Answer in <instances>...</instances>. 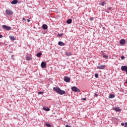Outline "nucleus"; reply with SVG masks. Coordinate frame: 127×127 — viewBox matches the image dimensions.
I'll list each match as a JSON object with an SVG mask.
<instances>
[{"mask_svg":"<svg viewBox=\"0 0 127 127\" xmlns=\"http://www.w3.org/2000/svg\"><path fill=\"white\" fill-rule=\"evenodd\" d=\"M97 69H99L100 70H103V69H105L106 68L105 65H100L99 66H97Z\"/></svg>","mask_w":127,"mask_h":127,"instance_id":"6e6552de","label":"nucleus"},{"mask_svg":"<svg viewBox=\"0 0 127 127\" xmlns=\"http://www.w3.org/2000/svg\"><path fill=\"white\" fill-rule=\"evenodd\" d=\"M43 109L44 111H46V112H49L50 111V108H48V107H43Z\"/></svg>","mask_w":127,"mask_h":127,"instance_id":"f8f14e48","label":"nucleus"},{"mask_svg":"<svg viewBox=\"0 0 127 127\" xmlns=\"http://www.w3.org/2000/svg\"><path fill=\"white\" fill-rule=\"evenodd\" d=\"M65 55L66 56H71V55H72V53L69 52H66Z\"/></svg>","mask_w":127,"mask_h":127,"instance_id":"a211bd4d","label":"nucleus"},{"mask_svg":"<svg viewBox=\"0 0 127 127\" xmlns=\"http://www.w3.org/2000/svg\"><path fill=\"white\" fill-rule=\"evenodd\" d=\"M9 38L10 39V40H15V38H14V36H9Z\"/></svg>","mask_w":127,"mask_h":127,"instance_id":"6ab92c4d","label":"nucleus"},{"mask_svg":"<svg viewBox=\"0 0 127 127\" xmlns=\"http://www.w3.org/2000/svg\"><path fill=\"white\" fill-rule=\"evenodd\" d=\"M53 89L54 91H55L56 93L59 94V95H65V94H66V91L62 90L59 87H53Z\"/></svg>","mask_w":127,"mask_h":127,"instance_id":"f257e3e1","label":"nucleus"},{"mask_svg":"<svg viewBox=\"0 0 127 127\" xmlns=\"http://www.w3.org/2000/svg\"><path fill=\"white\" fill-rule=\"evenodd\" d=\"M86 100H87V99L86 98L81 99V101H86Z\"/></svg>","mask_w":127,"mask_h":127,"instance_id":"c85d7f7f","label":"nucleus"},{"mask_svg":"<svg viewBox=\"0 0 127 127\" xmlns=\"http://www.w3.org/2000/svg\"><path fill=\"white\" fill-rule=\"evenodd\" d=\"M25 58H26L27 61H30L32 60V58H31V57H30L28 56H26Z\"/></svg>","mask_w":127,"mask_h":127,"instance_id":"2eb2a0df","label":"nucleus"},{"mask_svg":"<svg viewBox=\"0 0 127 127\" xmlns=\"http://www.w3.org/2000/svg\"><path fill=\"white\" fill-rule=\"evenodd\" d=\"M44 92L43 91H39L38 92V95H42Z\"/></svg>","mask_w":127,"mask_h":127,"instance_id":"5701e85b","label":"nucleus"},{"mask_svg":"<svg viewBox=\"0 0 127 127\" xmlns=\"http://www.w3.org/2000/svg\"><path fill=\"white\" fill-rule=\"evenodd\" d=\"M121 70L122 71H125V72H126L127 71V66L122 65L121 66Z\"/></svg>","mask_w":127,"mask_h":127,"instance_id":"1a4fd4ad","label":"nucleus"},{"mask_svg":"<svg viewBox=\"0 0 127 127\" xmlns=\"http://www.w3.org/2000/svg\"><path fill=\"white\" fill-rule=\"evenodd\" d=\"M103 29H104V30H106V28H105L104 27H102Z\"/></svg>","mask_w":127,"mask_h":127,"instance_id":"e433bc0d","label":"nucleus"},{"mask_svg":"<svg viewBox=\"0 0 127 127\" xmlns=\"http://www.w3.org/2000/svg\"><path fill=\"white\" fill-rule=\"evenodd\" d=\"M98 95L97 93H94V97H98Z\"/></svg>","mask_w":127,"mask_h":127,"instance_id":"7c9ffc66","label":"nucleus"},{"mask_svg":"<svg viewBox=\"0 0 127 127\" xmlns=\"http://www.w3.org/2000/svg\"><path fill=\"white\" fill-rule=\"evenodd\" d=\"M5 13L7 15H12L13 14V12L10 9H6Z\"/></svg>","mask_w":127,"mask_h":127,"instance_id":"20e7f679","label":"nucleus"},{"mask_svg":"<svg viewBox=\"0 0 127 127\" xmlns=\"http://www.w3.org/2000/svg\"><path fill=\"white\" fill-rule=\"evenodd\" d=\"M64 82H66V83H69L70 81H71V78H70L68 76H64Z\"/></svg>","mask_w":127,"mask_h":127,"instance_id":"39448f33","label":"nucleus"},{"mask_svg":"<svg viewBox=\"0 0 127 127\" xmlns=\"http://www.w3.org/2000/svg\"><path fill=\"white\" fill-rule=\"evenodd\" d=\"M113 8V7H109V8H108V9L109 10H111V9H112Z\"/></svg>","mask_w":127,"mask_h":127,"instance_id":"2f4dec72","label":"nucleus"},{"mask_svg":"<svg viewBox=\"0 0 127 127\" xmlns=\"http://www.w3.org/2000/svg\"><path fill=\"white\" fill-rule=\"evenodd\" d=\"M115 94H110L109 95V99H114V98H115Z\"/></svg>","mask_w":127,"mask_h":127,"instance_id":"f3484780","label":"nucleus"},{"mask_svg":"<svg viewBox=\"0 0 127 127\" xmlns=\"http://www.w3.org/2000/svg\"><path fill=\"white\" fill-rule=\"evenodd\" d=\"M107 12H109L107 11Z\"/></svg>","mask_w":127,"mask_h":127,"instance_id":"ea45409f","label":"nucleus"},{"mask_svg":"<svg viewBox=\"0 0 127 127\" xmlns=\"http://www.w3.org/2000/svg\"><path fill=\"white\" fill-rule=\"evenodd\" d=\"M101 53H102V54H104V51H102Z\"/></svg>","mask_w":127,"mask_h":127,"instance_id":"4c0bfd02","label":"nucleus"},{"mask_svg":"<svg viewBox=\"0 0 127 127\" xmlns=\"http://www.w3.org/2000/svg\"><path fill=\"white\" fill-rule=\"evenodd\" d=\"M45 126H46L47 127H52V126H51V124H49V123H46Z\"/></svg>","mask_w":127,"mask_h":127,"instance_id":"412c9836","label":"nucleus"},{"mask_svg":"<svg viewBox=\"0 0 127 127\" xmlns=\"http://www.w3.org/2000/svg\"><path fill=\"white\" fill-rule=\"evenodd\" d=\"M124 127H127V122H126L124 125Z\"/></svg>","mask_w":127,"mask_h":127,"instance_id":"c756f323","label":"nucleus"},{"mask_svg":"<svg viewBox=\"0 0 127 127\" xmlns=\"http://www.w3.org/2000/svg\"><path fill=\"white\" fill-rule=\"evenodd\" d=\"M66 23H67V24H71V23H72V19H71V18L68 19L66 20Z\"/></svg>","mask_w":127,"mask_h":127,"instance_id":"dca6fc26","label":"nucleus"},{"mask_svg":"<svg viewBox=\"0 0 127 127\" xmlns=\"http://www.w3.org/2000/svg\"><path fill=\"white\" fill-rule=\"evenodd\" d=\"M121 59H122V60H124L125 59V56H122L121 57Z\"/></svg>","mask_w":127,"mask_h":127,"instance_id":"cd10ccee","label":"nucleus"},{"mask_svg":"<svg viewBox=\"0 0 127 127\" xmlns=\"http://www.w3.org/2000/svg\"><path fill=\"white\" fill-rule=\"evenodd\" d=\"M94 76H95V78H99V74L98 73H95L94 74Z\"/></svg>","mask_w":127,"mask_h":127,"instance_id":"393cba45","label":"nucleus"},{"mask_svg":"<svg viewBox=\"0 0 127 127\" xmlns=\"http://www.w3.org/2000/svg\"><path fill=\"white\" fill-rule=\"evenodd\" d=\"M0 38H2V35L0 34Z\"/></svg>","mask_w":127,"mask_h":127,"instance_id":"c9c22d12","label":"nucleus"},{"mask_svg":"<svg viewBox=\"0 0 127 127\" xmlns=\"http://www.w3.org/2000/svg\"><path fill=\"white\" fill-rule=\"evenodd\" d=\"M2 28H3V29H5L6 31H8L9 30H11V27H9L8 26L3 25L2 26Z\"/></svg>","mask_w":127,"mask_h":127,"instance_id":"7ed1b4c3","label":"nucleus"},{"mask_svg":"<svg viewBox=\"0 0 127 127\" xmlns=\"http://www.w3.org/2000/svg\"><path fill=\"white\" fill-rule=\"evenodd\" d=\"M121 126H125V124L124 123H122Z\"/></svg>","mask_w":127,"mask_h":127,"instance_id":"72a5a7b5","label":"nucleus"},{"mask_svg":"<svg viewBox=\"0 0 127 127\" xmlns=\"http://www.w3.org/2000/svg\"><path fill=\"white\" fill-rule=\"evenodd\" d=\"M102 57H103V58H106V59H108V58H109V56H107V55H103V56H102Z\"/></svg>","mask_w":127,"mask_h":127,"instance_id":"b1692460","label":"nucleus"},{"mask_svg":"<svg viewBox=\"0 0 127 127\" xmlns=\"http://www.w3.org/2000/svg\"><path fill=\"white\" fill-rule=\"evenodd\" d=\"M58 36L59 37H61L62 36H63V34H58Z\"/></svg>","mask_w":127,"mask_h":127,"instance_id":"a878e982","label":"nucleus"},{"mask_svg":"<svg viewBox=\"0 0 127 127\" xmlns=\"http://www.w3.org/2000/svg\"><path fill=\"white\" fill-rule=\"evenodd\" d=\"M126 40H125V39H122L119 41V43L121 45H125V44H126Z\"/></svg>","mask_w":127,"mask_h":127,"instance_id":"0eeeda50","label":"nucleus"},{"mask_svg":"<svg viewBox=\"0 0 127 127\" xmlns=\"http://www.w3.org/2000/svg\"><path fill=\"white\" fill-rule=\"evenodd\" d=\"M106 4V2H101L100 4V5H102V6H104Z\"/></svg>","mask_w":127,"mask_h":127,"instance_id":"4be33fe9","label":"nucleus"},{"mask_svg":"<svg viewBox=\"0 0 127 127\" xmlns=\"http://www.w3.org/2000/svg\"><path fill=\"white\" fill-rule=\"evenodd\" d=\"M27 22H30V20L29 19H27Z\"/></svg>","mask_w":127,"mask_h":127,"instance_id":"473e14b6","label":"nucleus"},{"mask_svg":"<svg viewBox=\"0 0 127 127\" xmlns=\"http://www.w3.org/2000/svg\"><path fill=\"white\" fill-rule=\"evenodd\" d=\"M41 67L42 68V69H44L46 68L47 67V64L45 63V62H42L41 64Z\"/></svg>","mask_w":127,"mask_h":127,"instance_id":"423d86ee","label":"nucleus"},{"mask_svg":"<svg viewBox=\"0 0 127 127\" xmlns=\"http://www.w3.org/2000/svg\"><path fill=\"white\" fill-rule=\"evenodd\" d=\"M90 20L91 21H93V20H94V17H90Z\"/></svg>","mask_w":127,"mask_h":127,"instance_id":"bb28decb","label":"nucleus"},{"mask_svg":"<svg viewBox=\"0 0 127 127\" xmlns=\"http://www.w3.org/2000/svg\"><path fill=\"white\" fill-rule=\"evenodd\" d=\"M41 55H42V53L39 52L37 54L36 56L37 57H41Z\"/></svg>","mask_w":127,"mask_h":127,"instance_id":"aec40b11","label":"nucleus"},{"mask_svg":"<svg viewBox=\"0 0 127 127\" xmlns=\"http://www.w3.org/2000/svg\"><path fill=\"white\" fill-rule=\"evenodd\" d=\"M22 20L25 21V20H26V19L25 18H23Z\"/></svg>","mask_w":127,"mask_h":127,"instance_id":"f704fd0d","label":"nucleus"},{"mask_svg":"<svg viewBox=\"0 0 127 127\" xmlns=\"http://www.w3.org/2000/svg\"><path fill=\"white\" fill-rule=\"evenodd\" d=\"M42 27L44 30H47V29H48V26H47L46 24H43Z\"/></svg>","mask_w":127,"mask_h":127,"instance_id":"9b49d317","label":"nucleus"},{"mask_svg":"<svg viewBox=\"0 0 127 127\" xmlns=\"http://www.w3.org/2000/svg\"><path fill=\"white\" fill-rule=\"evenodd\" d=\"M58 45H59V46H65V43L62 41H60L58 42Z\"/></svg>","mask_w":127,"mask_h":127,"instance_id":"ddd939ff","label":"nucleus"},{"mask_svg":"<svg viewBox=\"0 0 127 127\" xmlns=\"http://www.w3.org/2000/svg\"><path fill=\"white\" fill-rule=\"evenodd\" d=\"M17 2H18V0H13L11 2V4H17Z\"/></svg>","mask_w":127,"mask_h":127,"instance_id":"4468645a","label":"nucleus"},{"mask_svg":"<svg viewBox=\"0 0 127 127\" xmlns=\"http://www.w3.org/2000/svg\"><path fill=\"white\" fill-rule=\"evenodd\" d=\"M71 90L72 92H75L76 93H80L81 92V90L76 86H72L71 87Z\"/></svg>","mask_w":127,"mask_h":127,"instance_id":"f03ea898","label":"nucleus"},{"mask_svg":"<svg viewBox=\"0 0 127 127\" xmlns=\"http://www.w3.org/2000/svg\"><path fill=\"white\" fill-rule=\"evenodd\" d=\"M114 111H116V112H121L122 111V109H120V107H113Z\"/></svg>","mask_w":127,"mask_h":127,"instance_id":"9d476101","label":"nucleus"},{"mask_svg":"<svg viewBox=\"0 0 127 127\" xmlns=\"http://www.w3.org/2000/svg\"><path fill=\"white\" fill-rule=\"evenodd\" d=\"M13 57H14V56L12 55V56H11V58H13Z\"/></svg>","mask_w":127,"mask_h":127,"instance_id":"58836bf2","label":"nucleus"}]
</instances>
